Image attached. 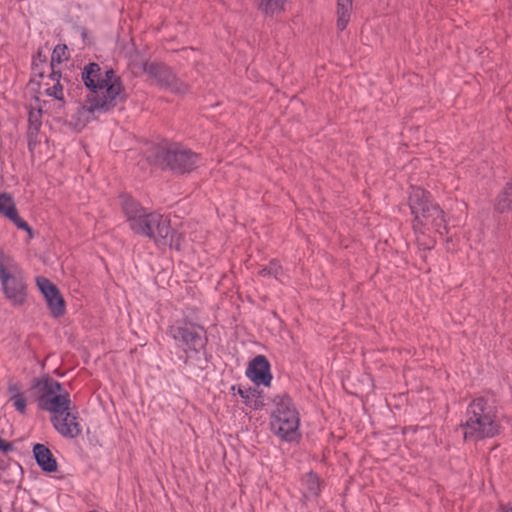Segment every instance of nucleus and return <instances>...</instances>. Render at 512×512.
<instances>
[{
    "label": "nucleus",
    "mask_w": 512,
    "mask_h": 512,
    "mask_svg": "<svg viewBox=\"0 0 512 512\" xmlns=\"http://www.w3.org/2000/svg\"><path fill=\"white\" fill-rule=\"evenodd\" d=\"M47 63V56L39 48L32 57L31 71L34 76L43 78L45 74V65Z\"/></svg>",
    "instance_id": "5701e85b"
},
{
    "label": "nucleus",
    "mask_w": 512,
    "mask_h": 512,
    "mask_svg": "<svg viewBox=\"0 0 512 512\" xmlns=\"http://www.w3.org/2000/svg\"><path fill=\"white\" fill-rule=\"evenodd\" d=\"M79 29H80L81 37L85 41V39L87 38V35H88L87 29L85 27H80Z\"/></svg>",
    "instance_id": "ea45409f"
},
{
    "label": "nucleus",
    "mask_w": 512,
    "mask_h": 512,
    "mask_svg": "<svg viewBox=\"0 0 512 512\" xmlns=\"http://www.w3.org/2000/svg\"><path fill=\"white\" fill-rule=\"evenodd\" d=\"M13 259L0 253V282L7 299L14 305H22L27 297V285Z\"/></svg>",
    "instance_id": "0eeeda50"
},
{
    "label": "nucleus",
    "mask_w": 512,
    "mask_h": 512,
    "mask_svg": "<svg viewBox=\"0 0 512 512\" xmlns=\"http://www.w3.org/2000/svg\"><path fill=\"white\" fill-rule=\"evenodd\" d=\"M46 94L50 97L62 101L64 99L63 85L61 84V82L55 83L52 87L46 90Z\"/></svg>",
    "instance_id": "473e14b6"
},
{
    "label": "nucleus",
    "mask_w": 512,
    "mask_h": 512,
    "mask_svg": "<svg viewBox=\"0 0 512 512\" xmlns=\"http://www.w3.org/2000/svg\"><path fill=\"white\" fill-rule=\"evenodd\" d=\"M420 246V249L426 251V250H431L433 246H430V245H426V244H419Z\"/></svg>",
    "instance_id": "a19ab883"
},
{
    "label": "nucleus",
    "mask_w": 512,
    "mask_h": 512,
    "mask_svg": "<svg viewBox=\"0 0 512 512\" xmlns=\"http://www.w3.org/2000/svg\"><path fill=\"white\" fill-rule=\"evenodd\" d=\"M36 284L44 298L59 290L52 281L44 276H38L36 278Z\"/></svg>",
    "instance_id": "c85d7f7f"
},
{
    "label": "nucleus",
    "mask_w": 512,
    "mask_h": 512,
    "mask_svg": "<svg viewBox=\"0 0 512 512\" xmlns=\"http://www.w3.org/2000/svg\"><path fill=\"white\" fill-rule=\"evenodd\" d=\"M494 210L500 214L512 211V177L496 196Z\"/></svg>",
    "instance_id": "2eb2a0df"
},
{
    "label": "nucleus",
    "mask_w": 512,
    "mask_h": 512,
    "mask_svg": "<svg viewBox=\"0 0 512 512\" xmlns=\"http://www.w3.org/2000/svg\"><path fill=\"white\" fill-rule=\"evenodd\" d=\"M69 58L68 47L66 44H57L51 55L50 68L55 67L56 64H61L64 59Z\"/></svg>",
    "instance_id": "bb28decb"
},
{
    "label": "nucleus",
    "mask_w": 512,
    "mask_h": 512,
    "mask_svg": "<svg viewBox=\"0 0 512 512\" xmlns=\"http://www.w3.org/2000/svg\"><path fill=\"white\" fill-rule=\"evenodd\" d=\"M50 420L54 429L64 438L73 439L82 433L78 408L71 401L69 409L62 413L54 414Z\"/></svg>",
    "instance_id": "f8f14e48"
},
{
    "label": "nucleus",
    "mask_w": 512,
    "mask_h": 512,
    "mask_svg": "<svg viewBox=\"0 0 512 512\" xmlns=\"http://www.w3.org/2000/svg\"><path fill=\"white\" fill-rule=\"evenodd\" d=\"M246 376L256 385L269 387L272 381L271 365L265 355L255 356L248 364Z\"/></svg>",
    "instance_id": "ddd939ff"
},
{
    "label": "nucleus",
    "mask_w": 512,
    "mask_h": 512,
    "mask_svg": "<svg viewBox=\"0 0 512 512\" xmlns=\"http://www.w3.org/2000/svg\"><path fill=\"white\" fill-rule=\"evenodd\" d=\"M498 409L485 397L473 399L466 410V421L461 423L464 428V440H483L497 436L502 426L498 420Z\"/></svg>",
    "instance_id": "f03ea898"
},
{
    "label": "nucleus",
    "mask_w": 512,
    "mask_h": 512,
    "mask_svg": "<svg viewBox=\"0 0 512 512\" xmlns=\"http://www.w3.org/2000/svg\"><path fill=\"white\" fill-rule=\"evenodd\" d=\"M8 392L13 394H22L20 391V386L17 383H9L8 385Z\"/></svg>",
    "instance_id": "e433bc0d"
},
{
    "label": "nucleus",
    "mask_w": 512,
    "mask_h": 512,
    "mask_svg": "<svg viewBox=\"0 0 512 512\" xmlns=\"http://www.w3.org/2000/svg\"><path fill=\"white\" fill-rule=\"evenodd\" d=\"M119 199L121 210L125 215L127 222L146 209L138 200L129 194L123 193L119 196Z\"/></svg>",
    "instance_id": "dca6fc26"
},
{
    "label": "nucleus",
    "mask_w": 512,
    "mask_h": 512,
    "mask_svg": "<svg viewBox=\"0 0 512 512\" xmlns=\"http://www.w3.org/2000/svg\"><path fill=\"white\" fill-rule=\"evenodd\" d=\"M353 0L337 1V29L342 32L346 29L350 21V11L352 9Z\"/></svg>",
    "instance_id": "a211bd4d"
},
{
    "label": "nucleus",
    "mask_w": 512,
    "mask_h": 512,
    "mask_svg": "<svg viewBox=\"0 0 512 512\" xmlns=\"http://www.w3.org/2000/svg\"><path fill=\"white\" fill-rule=\"evenodd\" d=\"M167 334L173 338L176 346L182 349L183 354L179 359L185 365L189 364L190 359H194L199 369L208 368L212 355L206 348L208 338L204 327L184 319L169 326Z\"/></svg>",
    "instance_id": "f257e3e1"
},
{
    "label": "nucleus",
    "mask_w": 512,
    "mask_h": 512,
    "mask_svg": "<svg viewBox=\"0 0 512 512\" xmlns=\"http://www.w3.org/2000/svg\"><path fill=\"white\" fill-rule=\"evenodd\" d=\"M499 512H512V506L511 507H508L507 505L505 504H500L499 506Z\"/></svg>",
    "instance_id": "4c0bfd02"
},
{
    "label": "nucleus",
    "mask_w": 512,
    "mask_h": 512,
    "mask_svg": "<svg viewBox=\"0 0 512 512\" xmlns=\"http://www.w3.org/2000/svg\"><path fill=\"white\" fill-rule=\"evenodd\" d=\"M10 401L13 402V406L20 414L24 415L26 413L27 400L24 394H13L10 396Z\"/></svg>",
    "instance_id": "7c9ffc66"
},
{
    "label": "nucleus",
    "mask_w": 512,
    "mask_h": 512,
    "mask_svg": "<svg viewBox=\"0 0 512 512\" xmlns=\"http://www.w3.org/2000/svg\"><path fill=\"white\" fill-rule=\"evenodd\" d=\"M231 390L237 391L238 395L243 399V402L246 406H249V404L254 399V396L259 397L260 395V388L256 385L249 388H243L241 385H233Z\"/></svg>",
    "instance_id": "b1692460"
},
{
    "label": "nucleus",
    "mask_w": 512,
    "mask_h": 512,
    "mask_svg": "<svg viewBox=\"0 0 512 512\" xmlns=\"http://www.w3.org/2000/svg\"><path fill=\"white\" fill-rule=\"evenodd\" d=\"M285 0H257L258 9L267 16L284 10Z\"/></svg>",
    "instance_id": "412c9836"
},
{
    "label": "nucleus",
    "mask_w": 512,
    "mask_h": 512,
    "mask_svg": "<svg viewBox=\"0 0 512 512\" xmlns=\"http://www.w3.org/2000/svg\"><path fill=\"white\" fill-rule=\"evenodd\" d=\"M102 80L105 83L103 84L101 99L93 98L94 103L90 108L102 109V113H109L118 103H124L128 95L121 77L118 76L112 68L104 72L102 71Z\"/></svg>",
    "instance_id": "6e6552de"
},
{
    "label": "nucleus",
    "mask_w": 512,
    "mask_h": 512,
    "mask_svg": "<svg viewBox=\"0 0 512 512\" xmlns=\"http://www.w3.org/2000/svg\"><path fill=\"white\" fill-rule=\"evenodd\" d=\"M42 109L30 107L28 114V129L27 131L39 132L42 126Z\"/></svg>",
    "instance_id": "a878e982"
},
{
    "label": "nucleus",
    "mask_w": 512,
    "mask_h": 512,
    "mask_svg": "<svg viewBox=\"0 0 512 512\" xmlns=\"http://www.w3.org/2000/svg\"><path fill=\"white\" fill-rule=\"evenodd\" d=\"M408 205L414 216L413 229L415 231L419 226L425 225L431 216L439 215L441 212V207L433 202L431 193L419 186L409 187Z\"/></svg>",
    "instance_id": "9b49d317"
},
{
    "label": "nucleus",
    "mask_w": 512,
    "mask_h": 512,
    "mask_svg": "<svg viewBox=\"0 0 512 512\" xmlns=\"http://www.w3.org/2000/svg\"><path fill=\"white\" fill-rule=\"evenodd\" d=\"M38 134H39V132H34V131H27V133H26L28 149L31 152H33L35 147L39 144Z\"/></svg>",
    "instance_id": "f704fd0d"
},
{
    "label": "nucleus",
    "mask_w": 512,
    "mask_h": 512,
    "mask_svg": "<svg viewBox=\"0 0 512 512\" xmlns=\"http://www.w3.org/2000/svg\"><path fill=\"white\" fill-rule=\"evenodd\" d=\"M17 210L13 197L8 193L0 194V213L6 218L10 217V211L15 212Z\"/></svg>",
    "instance_id": "cd10ccee"
},
{
    "label": "nucleus",
    "mask_w": 512,
    "mask_h": 512,
    "mask_svg": "<svg viewBox=\"0 0 512 512\" xmlns=\"http://www.w3.org/2000/svg\"><path fill=\"white\" fill-rule=\"evenodd\" d=\"M304 485L310 496L318 497L320 495L322 482L314 471L311 470L305 475Z\"/></svg>",
    "instance_id": "4be33fe9"
},
{
    "label": "nucleus",
    "mask_w": 512,
    "mask_h": 512,
    "mask_svg": "<svg viewBox=\"0 0 512 512\" xmlns=\"http://www.w3.org/2000/svg\"><path fill=\"white\" fill-rule=\"evenodd\" d=\"M150 163L162 171L174 175H186L196 170L201 160L200 154L178 144L155 145L149 151Z\"/></svg>",
    "instance_id": "7ed1b4c3"
},
{
    "label": "nucleus",
    "mask_w": 512,
    "mask_h": 512,
    "mask_svg": "<svg viewBox=\"0 0 512 512\" xmlns=\"http://www.w3.org/2000/svg\"><path fill=\"white\" fill-rule=\"evenodd\" d=\"M29 397L38 409L51 413V416L69 409L70 393L63 384L48 374L34 377L28 389Z\"/></svg>",
    "instance_id": "20e7f679"
},
{
    "label": "nucleus",
    "mask_w": 512,
    "mask_h": 512,
    "mask_svg": "<svg viewBox=\"0 0 512 512\" xmlns=\"http://www.w3.org/2000/svg\"><path fill=\"white\" fill-rule=\"evenodd\" d=\"M47 307L54 318H60L66 313V302L60 290L45 298Z\"/></svg>",
    "instance_id": "f3484780"
},
{
    "label": "nucleus",
    "mask_w": 512,
    "mask_h": 512,
    "mask_svg": "<svg viewBox=\"0 0 512 512\" xmlns=\"http://www.w3.org/2000/svg\"><path fill=\"white\" fill-rule=\"evenodd\" d=\"M275 409L270 416L271 431L282 441L298 443L302 434L299 431V412L288 394L277 395L273 398Z\"/></svg>",
    "instance_id": "39448f33"
},
{
    "label": "nucleus",
    "mask_w": 512,
    "mask_h": 512,
    "mask_svg": "<svg viewBox=\"0 0 512 512\" xmlns=\"http://www.w3.org/2000/svg\"><path fill=\"white\" fill-rule=\"evenodd\" d=\"M128 224L134 234L147 237L154 242H163V236H166L168 231V216L145 209L129 220Z\"/></svg>",
    "instance_id": "1a4fd4ad"
},
{
    "label": "nucleus",
    "mask_w": 512,
    "mask_h": 512,
    "mask_svg": "<svg viewBox=\"0 0 512 512\" xmlns=\"http://www.w3.org/2000/svg\"><path fill=\"white\" fill-rule=\"evenodd\" d=\"M49 78L56 83L60 82L61 79H63L64 82L68 84V94L72 97H77L80 95V92L82 90V86L77 81L76 83H72L70 79H68L67 76L62 77L60 70H55V67L51 68V72L49 74Z\"/></svg>",
    "instance_id": "aec40b11"
},
{
    "label": "nucleus",
    "mask_w": 512,
    "mask_h": 512,
    "mask_svg": "<svg viewBox=\"0 0 512 512\" xmlns=\"http://www.w3.org/2000/svg\"><path fill=\"white\" fill-rule=\"evenodd\" d=\"M142 71L159 88L169 90L177 95H184L189 91V85L183 82L173 70L164 62L145 61Z\"/></svg>",
    "instance_id": "9d476101"
},
{
    "label": "nucleus",
    "mask_w": 512,
    "mask_h": 512,
    "mask_svg": "<svg viewBox=\"0 0 512 512\" xmlns=\"http://www.w3.org/2000/svg\"><path fill=\"white\" fill-rule=\"evenodd\" d=\"M14 450H15V447H14L13 443L3 439L0 436V452H2L4 454H7V453L12 452Z\"/></svg>",
    "instance_id": "c9c22d12"
},
{
    "label": "nucleus",
    "mask_w": 512,
    "mask_h": 512,
    "mask_svg": "<svg viewBox=\"0 0 512 512\" xmlns=\"http://www.w3.org/2000/svg\"><path fill=\"white\" fill-rule=\"evenodd\" d=\"M163 242H155L157 245L169 246L177 251H180L182 248V243L184 242V235L182 233H178L171 227V220L168 217V231L167 235L163 236Z\"/></svg>",
    "instance_id": "6ab92c4d"
},
{
    "label": "nucleus",
    "mask_w": 512,
    "mask_h": 512,
    "mask_svg": "<svg viewBox=\"0 0 512 512\" xmlns=\"http://www.w3.org/2000/svg\"><path fill=\"white\" fill-rule=\"evenodd\" d=\"M8 219L12 221L18 229L26 231L29 235V238L34 237V231L32 227L28 224L27 221L19 216L17 210L15 212L10 211V217Z\"/></svg>",
    "instance_id": "c756f323"
},
{
    "label": "nucleus",
    "mask_w": 512,
    "mask_h": 512,
    "mask_svg": "<svg viewBox=\"0 0 512 512\" xmlns=\"http://www.w3.org/2000/svg\"><path fill=\"white\" fill-rule=\"evenodd\" d=\"M429 221H431L433 227L441 235L443 234V232L441 231V228L444 229L445 233L448 232V229H447V226H446V220L444 218V211L442 209H441V212L439 213V215L431 216Z\"/></svg>",
    "instance_id": "2f4dec72"
},
{
    "label": "nucleus",
    "mask_w": 512,
    "mask_h": 512,
    "mask_svg": "<svg viewBox=\"0 0 512 512\" xmlns=\"http://www.w3.org/2000/svg\"><path fill=\"white\" fill-rule=\"evenodd\" d=\"M32 454L36 464L44 473L51 474L58 471V462L47 445L35 443Z\"/></svg>",
    "instance_id": "4468645a"
},
{
    "label": "nucleus",
    "mask_w": 512,
    "mask_h": 512,
    "mask_svg": "<svg viewBox=\"0 0 512 512\" xmlns=\"http://www.w3.org/2000/svg\"><path fill=\"white\" fill-rule=\"evenodd\" d=\"M12 466L15 469V471H19L21 474L23 473V469L18 462L14 461Z\"/></svg>",
    "instance_id": "58836bf2"
},
{
    "label": "nucleus",
    "mask_w": 512,
    "mask_h": 512,
    "mask_svg": "<svg viewBox=\"0 0 512 512\" xmlns=\"http://www.w3.org/2000/svg\"><path fill=\"white\" fill-rule=\"evenodd\" d=\"M81 81L88 91L84 101L78 106L76 114L73 116L77 121L82 122L83 126L96 119V114H103L102 109H91L93 98L101 99L103 92L102 68L97 62L87 63L81 70Z\"/></svg>",
    "instance_id": "423d86ee"
},
{
    "label": "nucleus",
    "mask_w": 512,
    "mask_h": 512,
    "mask_svg": "<svg viewBox=\"0 0 512 512\" xmlns=\"http://www.w3.org/2000/svg\"><path fill=\"white\" fill-rule=\"evenodd\" d=\"M265 405H266L265 394H264V391L262 389H260L259 397L254 396V399L252 400V402L249 404L248 407H250L254 410H261Z\"/></svg>",
    "instance_id": "72a5a7b5"
},
{
    "label": "nucleus",
    "mask_w": 512,
    "mask_h": 512,
    "mask_svg": "<svg viewBox=\"0 0 512 512\" xmlns=\"http://www.w3.org/2000/svg\"><path fill=\"white\" fill-rule=\"evenodd\" d=\"M260 276L274 277L276 280H280V276L283 275V268L277 259H271L269 264L259 270Z\"/></svg>",
    "instance_id": "393cba45"
}]
</instances>
